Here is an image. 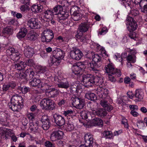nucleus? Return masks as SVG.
I'll return each instance as SVG.
<instances>
[{"mask_svg":"<svg viewBox=\"0 0 147 147\" xmlns=\"http://www.w3.org/2000/svg\"><path fill=\"white\" fill-rule=\"evenodd\" d=\"M80 88V86L77 84L74 85V89H76L74 92V107L80 109H82L85 105L84 100L80 96L81 93L79 92Z\"/></svg>","mask_w":147,"mask_h":147,"instance_id":"f257e3e1","label":"nucleus"},{"mask_svg":"<svg viewBox=\"0 0 147 147\" xmlns=\"http://www.w3.org/2000/svg\"><path fill=\"white\" fill-rule=\"evenodd\" d=\"M126 24L128 25L127 29L129 32L128 35L131 39H134L136 37V34L133 31L137 28V24L133 18L130 16L128 17L126 19Z\"/></svg>","mask_w":147,"mask_h":147,"instance_id":"f03ea898","label":"nucleus"},{"mask_svg":"<svg viewBox=\"0 0 147 147\" xmlns=\"http://www.w3.org/2000/svg\"><path fill=\"white\" fill-rule=\"evenodd\" d=\"M34 73L31 68H29L26 70L25 73L16 72L15 77L19 79H26L29 80L32 79L33 77Z\"/></svg>","mask_w":147,"mask_h":147,"instance_id":"7ed1b4c3","label":"nucleus"},{"mask_svg":"<svg viewBox=\"0 0 147 147\" xmlns=\"http://www.w3.org/2000/svg\"><path fill=\"white\" fill-rule=\"evenodd\" d=\"M40 105L42 109L46 110H53L55 107V104L54 102L48 98L42 100Z\"/></svg>","mask_w":147,"mask_h":147,"instance_id":"20e7f679","label":"nucleus"},{"mask_svg":"<svg viewBox=\"0 0 147 147\" xmlns=\"http://www.w3.org/2000/svg\"><path fill=\"white\" fill-rule=\"evenodd\" d=\"M105 69L106 72L108 74H115L118 77L121 75L120 70L115 68L114 65L112 63H110L106 65Z\"/></svg>","mask_w":147,"mask_h":147,"instance_id":"39448f33","label":"nucleus"},{"mask_svg":"<svg viewBox=\"0 0 147 147\" xmlns=\"http://www.w3.org/2000/svg\"><path fill=\"white\" fill-rule=\"evenodd\" d=\"M82 81L86 87H91L93 85L94 76L91 74H83L81 76Z\"/></svg>","mask_w":147,"mask_h":147,"instance_id":"423d86ee","label":"nucleus"},{"mask_svg":"<svg viewBox=\"0 0 147 147\" xmlns=\"http://www.w3.org/2000/svg\"><path fill=\"white\" fill-rule=\"evenodd\" d=\"M92 56V61H93V64L96 71H97V69L100 67L102 65V57L101 55H99L98 54H94V53H91Z\"/></svg>","mask_w":147,"mask_h":147,"instance_id":"0eeeda50","label":"nucleus"},{"mask_svg":"<svg viewBox=\"0 0 147 147\" xmlns=\"http://www.w3.org/2000/svg\"><path fill=\"white\" fill-rule=\"evenodd\" d=\"M42 35L41 38L43 42H49L54 37V34L52 31L47 29L44 30Z\"/></svg>","mask_w":147,"mask_h":147,"instance_id":"6e6552de","label":"nucleus"},{"mask_svg":"<svg viewBox=\"0 0 147 147\" xmlns=\"http://www.w3.org/2000/svg\"><path fill=\"white\" fill-rule=\"evenodd\" d=\"M26 63L22 61L15 64L13 66L14 68L18 70H22L26 67V65L29 66H32L34 64V62L32 59H28L26 62Z\"/></svg>","mask_w":147,"mask_h":147,"instance_id":"1a4fd4ad","label":"nucleus"},{"mask_svg":"<svg viewBox=\"0 0 147 147\" xmlns=\"http://www.w3.org/2000/svg\"><path fill=\"white\" fill-rule=\"evenodd\" d=\"M11 122L10 114L5 112H0V123L3 125L7 126Z\"/></svg>","mask_w":147,"mask_h":147,"instance_id":"9d476101","label":"nucleus"},{"mask_svg":"<svg viewBox=\"0 0 147 147\" xmlns=\"http://www.w3.org/2000/svg\"><path fill=\"white\" fill-rule=\"evenodd\" d=\"M6 53L7 55L10 56V58L13 61H18L20 58L19 53L15 52L13 48H9L8 49L6 50Z\"/></svg>","mask_w":147,"mask_h":147,"instance_id":"9b49d317","label":"nucleus"},{"mask_svg":"<svg viewBox=\"0 0 147 147\" xmlns=\"http://www.w3.org/2000/svg\"><path fill=\"white\" fill-rule=\"evenodd\" d=\"M85 69V67L82 65V63L78 62L74 63V74L78 76V78H81L82 76L80 72Z\"/></svg>","mask_w":147,"mask_h":147,"instance_id":"f8f14e48","label":"nucleus"},{"mask_svg":"<svg viewBox=\"0 0 147 147\" xmlns=\"http://www.w3.org/2000/svg\"><path fill=\"white\" fill-rule=\"evenodd\" d=\"M29 84L31 87H37L40 88L48 86L47 84L43 83L41 81V80L38 79L34 78L31 81L29 82Z\"/></svg>","mask_w":147,"mask_h":147,"instance_id":"ddd939ff","label":"nucleus"},{"mask_svg":"<svg viewBox=\"0 0 147 147\" xmlns=\"http://www.w3.org/2000/svg\"><path fill=\"white\" fill-rule=\"evenodd\" d=\"M53 12L50 10H47L44 12V19L45 21L47 22L49 24H53L55 21L53 19Z\"/></svg>","mask_w":147,"mask_h":147,"instance_id":"4468645a","label":"nucleus"},{"mask_svg":"<svg viewBox=\"0 0 147 147\" xmlns=\"http://www.w3.org/2000/svg\"><path fill=\"white\" fill-rule=\"evenodd\" d=\"M28 26L32 29H37L40 27V23L37 19L32 18L27 21Z\"/></svg>","mask_w":147,"mask_h":147,"instance_id":"2eb2a0df","label":"nucleus"},{"mask_svg":"<svg viewBox=\"0 0 147 147\" xmlns=\"http://www.w3.org/2000/svg\"><path fill=\"white\" fill-rule=\"evenodd\" d=\"M63 135V133L62 131L58 130L54 131L51 134L50 139L53 141H55L62 139Z\"/></svg>","mask_w":147,"mask_h":147,"instance_id":"dca6fc26","label":"nucleus"},{"mask_svg":"<svg viewBox=\"0 0 147 147\" xmlns=\"http://www.w3.org/2000/svg\"><path fill=\"white\" fill-rule=\"evenodd\" d=\"M44 89L46 91V94L48 95L49 97L53 98L57 96L59 93V91L57 89L54 88L49 89V86L45 87Z\"/></svg>","mask_w":147,"mask_h":147,"instance_id":"f3484780","label":"nucleus"},{"mask_svg":"<svg viewBox=\"0 0 147 147\" xmlns=\"http://www.w3.org/2000/svg\"><path fill=\"white\" fill-rule=\"evenodd\" d=\"M53 118L55 122L58 126H61L65 123V120L63 117L58 114H54Z\"/></svg>","mask_w":147,"mask_h":147,"instance_id":"a211bd4d","label":"nucleus"},{"mask_svg":"<svg viewBox=\"0 0 147 147\" xmlns=\"http://www.w3.org/2000/svg\"><path fill=\"white\" fill-rule=\"evenodd\" d=\"M41 121L42 124V128L44 130H47L49 128L51 124L50 121L47 115H43L42 117Z\"/></svg>","mask_w":147,"mask_h":147,"instance_id":"6ab92c4d","label":"nucleus"},{"mask_svg":"<svg viewBox=\"0 0 147 147\" xmlns=\"http://www.w3.org/2000/svg\"><path fill=\"white\" fill-rule=\"evenodd\" d=\"M84 138L85 142V145L88 147H92L94 142L92 135L86 134L84 135Z\"/></svg>","mask_w":147,"mask_h":147,"instance_id":"aec40b11","label":"nucleus"},{"mask_svg":"<svg viewBox=\"0 0 147 147\" xmlns=\"http://www.w3.org/2000/svg\"><path fill=\"white\" fill-rule=\"evenodd\" d=\"M39 127H40L39 122L37 121L34 122H30L29 128L32 132H39L40 131Z\"/></svg>","mask_w":147,"mask_h":147,"instance_id":"412c9836","label":"nucleus"},{"mask_svg":"<svg viewBox=\"0 0 147 147\" xmlns=\"http://www.w3.org/2000/svg\"><path fill=\"white\" fill-rule=\"evenodd\" d=\"M23 100L22 97L17 95H13L11 97L10 103L9 104H18L22 105Z\"/></svg>","mask_w":147,"mask_h":147,"instance_id":"4be33fe9","label":"nucleus"},{"mask_svg":"<svg viewBox=\"0 0 147 147\" xmlns=\"http://www.w3.org/2000/svg\"><path fill=\"white\" fill-rule=\"evenodd\" d=\"M68 2L65 0H63L62 1L61 3V5H58L55 7L53 10V12L56 13L55 14H57L59 13H61V11H63V8L62 6H66L67 5L65 4H67Z\"/></svg>","mask_w":147,"mask_h":147,"instance_id":"5701e85b","label":"nucleus"},{"mask_svg":"<svg viewBox=\"0 0 147 147\" xmlns=\"http://www.w3.org/2000/svg\"><path fill=\"white\" fill-rule=\"evenodd\" d=\"M53 56L59 60L63 58L64 56V53L63 51L60 49H56L53 52Z\"/></svg>","mask_w":147,"mask_h":147,"instance_id":"b1692460","label":"nucleus"},{"mask_svg":"<svg viewBox=\"0 0 147 147\" xmlns=\"http://www.w3.org/2000/svg\"><path fill=\"white\" fill-rule=\"evenodd\" d=\"M68 16V12L64 11H61L57 14V20L60 23H62L67 18Z\"/></svg>","mask_w":147,"mask_h":147,"instance_id":"393cba45","label":"nucleus"},{"mask_svg":"<svg viewBox=\"0 0 147 147\" xmlns=\"http://www.w3.org/2000/svg\"><path fill=\"white\" fill-rule=\"evenodd\" d=\"M139 9L141 12L145 14L147 13V0H142L139 3Z\"/></svg>","mask_w":147,"mask_h":147,"instance_id":"a878e982","label":"nucleus"},{"mask_svg":"<svg viewBox=\"0 0 147 147\" xmlns=\"http://www.w3.org/2000/svg\"><path fill=\"white\" fill-rule=\"evenodd\" d=\"M24 53L26 57H31L34 54V50L33 48L30 47H27L24 49Z\"/></svg>","mask_w":147,"mask_h":147,"instance_id":"bb28decb","label":"nucleus"},{"mask_svg":"<svg viewBox=\"0 0 147 147\" xmlns=\"http://www.w3.org/2000/svg\"><path fill=\"white\" fill-rule=\"evenodd\" d=\"M8 106L9 109H11L13 111H19L23 107L22 105H19L18 104H9Z\"/></svg>","mask_w":147,"mask_h":147,"instance_id":"cd10ccee","label":"nucleus"},{"mask_svg":"<svg viewBox=\"0 0 147 147\" xmlns=\"http://www.w3.org/2000/svg\"><path fill=\"white\" fill-rule=\"evenodd\" d=\"M87 59H88L90 60V61L88 60H86L84 61L83 63H82V65H84V66L85 67V68H86V65H88V67H89L91 68V69L93 71H96V69H95L94 66V64L93 63H91V60L92 58L90 57H88Z\"/></svg>","mask_w":147,"mask_h":147,"instance_id":"c85d7f7f","label":"nucleus"},{"mask_svg":"<svg viewBox=\"0 0 147 147\" xmlns=\"http://www.w3.org/2000/svg\"><path fill=\"white\" fill-rule=\"evenodd\" d=\"M91 123L94 126H103V122L102 120L99 118H94L90 121Z\"/></svg>","mask_w":147,"mask_h":147,"instance_id":"c756f323","label":"nucleus"},{"mask_svg":"<svg viewBox=\"0 0 147 147\" xmlns=\"http://www.w3.org/2000/svg\"><path fill=\"white\" fill-rule=\"evenodd\" d=\"M95 114L99 117H103L107 115V112L105 109L100 108L95 111Z\"/></svg>","mask_w":147,"mask_h":147,"instance_id":"7c9ffc66","label":"nucleus"},{"mask_svg":"<svg viewBox=\"0 0 147 147\" xmlns=\"http://www.w3.org/2000/svg\"><path fill=\"white\" fill-rule=\"evenodd\" d=\"M28 32L27 29L25 27H22L20 29V31L17 34V37L18 38H24Z\"/></svg>","mask_w":147,"mask_h":147,"instance_id":"2f4dec72","label":"nucleus"},{"mask_svg":"<svg viewBox=\"0 0 147 147\" xmlns=\"http://www.w3.org/2000/svg\"><path fill=\"white\" fill-rule=\"evenodd\" d=\"M85 97L88 100L94 101L97 99V96L94 93L88 91L86 93Z\"/></svg>","mask_w":147,"mask_h":147,"instance_id":"473e14b6","label":"nucleus"},{"mask_svg":"<svg viewBox=\"0 0 147 147\" xmlns=\"http://www.w3.org/2000/svg\"><path fill=\"white\" fill-rule=\"evenodd\" d=\"M90 27V25L86 23H81L79 26L78 29L80 32H85L87 31Z\"/></svg>","mask_w":147,"mask_h":147,"instance_id":"72a5a7b5","label":"nucleus"},{"mask_svg":"<svg viewBox=\"0 0 147 147\" xmlns=\"http://www.w3.org/2000/svg\"><path fill=\"white\" fill-rule=\"evenodd\" d=\"M43 6L40 4L34 5L31 7V10L33 12L39 13L42 11Z\"/></svg>","mask_w":147,"mask_h":147,"instance_id":"f704fd0d","label":"nucleus"},{"mask_svg":"<svg viewBox=\"0 0 147 147\" xmlns=\"http://www.w3.org/2000/svg\"><path fill=\"white\" fill-rule=\"evenodd\" d=\"M143 96L141 92L139 91V90H136L134 97L136 98V99L135 100L136 102L141 101L143 99Z\"/></svg>","mask_w":147,"mask_h":147,"instance_id":"c9c22d12","label":"nucleus"},{"mask_svg":"<svg viewBox=\"0 0 147 147\" xmlns=\"http://www.w3.org/2000/svg\"><path fill=\"white\" fill-rule=\"evenodd\" d=\"M104 81L102 78L98 77H95L94 76V78L93 85L100 86L104 84Z\"/></svg>","mask_w":147,"mask_h":147,"instance_id":"e433bc0d","label":"nucleus"},{"mask_svg":"<svg viewBox=\"0 0 147 147\" xmlns=\"http://www.w3.org/2000/svg\"><path fill=\"white\" fill-rule=\"evenodd\" d=\"M60 62V60L55 58L54 56L52 57H51L49 61V63L51 65L54 64L55 65H59Z\"/></svg>","mask_w":147,"mask_h":147,"instance_id":"4c0bfd02","label":"nucleus"},{"mask_svg":"<svg viewBox=\"0 0 147 147\" xmlns=\"http://www.w3.org/2000/svg\"><path fill=\"white\" fill-rule=\"evenodd\" d=\"M113 135L111 131L105 130L103 133V137L106 139H111L113 136Z\"/></svg>","mask_w":147,"mask_h":147,"instance_id":"58836bf2","label":"nucleus"},{"mask_svg":"<svg viewBox=\"0 0 147 147\" xmlns=\"http://www.w3.org/2000/svg\"><path fill=\"white\" fill-rule=\"evenodd\" d=\"M16 86L14 84H5L3 85L2 89L3 91H7L9 88H13Z\"/></svg>","mask_w":147,"mask_h":147,"instance_id":"ea45409f","label":"nucleus"},{"mask_svg":"<svg viewBox=\"0 0 147 147\" xmlns=\"http://www.w3.org/2000/svg\"><path fill=\"white\" fill-rule=\"evenodd\" d=\"M7 55H4L2 57V59L4 62L5 63V64L7 65L8 64H11L12 62L11 61V58L8 56Z\"/></svg>","mask_w":147,"mask_h":147,"instance_id":"a19ab883","label":"nucleus"},{"mask_svg":"<svg viewBox=\"0 0 147 147\" xmlns=\"http://www.w3.org/2000/svg\"><path fill=\"white\" fill-rule=\"evenodd\" d=\"M90 115V113L86 111H82L80 113V116L83 119H88V116Z\"/></svg>","mask_w":147,"mask_h":147,"instance_id":"79ce46f5","label":"nucleus"},{"mask_svg":"<svg viewBox=\"0 0 147 147\" xmlns=\"http://www.w3.org/2000/svg\"><path fill=\"white\" fill-rule=\"evenodd\" d=\"M13 31V30L12 27L10 26H9L4 28L3 32L5 34H11Z\"/></svg>","mask_w":147,"mask_h":147,"instance_id":"37998d69","label":"nucleus"},{"mask_svg":"<svg viewBox=\"0 0 147 147\" xmlns=\"http://www.w3.org/2000/svg\"><path fill=\"white\" fill-rule=\"evenodd\" d=\"M105 89L103 88H101L100 87L97 88L96 90V93L98 95L99 97L102 98V94L104 92Z\"/></svg>","mask_w":147,"mask_h":147,"instance_id":"c03bdc74","label":"nucleus"},{"mask_svg":"<svg viewBox=\"0 0 147 147\" xmlns=\"http://www.w3.org/2000/svg\"><path fill=\"white\" fill-rule=\"evenodd\" d=\"M46 71L47 69L45 67L39 65L37 67V71L39 73H43L45 72Z\"/></svg>","mask_w":147,"mask_h":147,"instance_id":"a18cd8bd","label":"nucleus"},{"mask_svg":"<svg viewBox=\"0 0 147 147\" xmlns=\"http://www.w3.org/2000/svg\"><path fill=\"white\" fill-rule=\"evenodd\" d=\"M81 18L82 15L80 13L74 11V21H78Z\"/></svg>","mask_w":147,"mask_h":147,"instance_id":"49530a36","label":"nucleus"},{"mask_svg":"<svg viewBox=\"0 0 147 147\" xmlns=\"http://www.w3.org/2000/svg\"><path fill=\"white\" fill-rule=\"evenodd\" d=\"M58 86L60 88H67L69 86V84L67 82H61L58 84Z\"/></svg>","mask_w":147,"mask_h":147,"instance_id":"de8ad7c7","label":"nucleus"},{"mask_svg":"<svg viewBox=\"0 0 147 147\" xmlns=\"http://www.w3.org/2000/svg\"><path fill=\"white\" fill-rule=\"evenodd\" d=\"M20 9L23 12H26L30 9V8L27 5H23L21 6Z\"/></svg>","mask_w":147,"mask_h":147,"instance_id":"09e8293b","label":"nucleus"},{"mask_svg":"<svg viewBox=\"0 0 147 147\" xmlns=\"http://www.w3.org/2000/svg\"><path fill=\"white\" fill-rule=\"evenodd\" d=\"M109 103L107 100L104 99H102L100 101V105L105 108L107 107Z\"/></svg>","mask_w":147,"mask_h":147,"instance_id":"8fccbe9b","label":"nucleus"},{"mask_svg":"<svg viewBox=\"0 0 147 147\" xmlns=\"http://www.w3.org/2000/svg\"><path fill=\"white\" fill-rule=\"evenodd\" d=\"M5 139H7V137L6 136L7 135L10 136L13 134V132L10 129L6 128V130H5Z\"/></svg>","mask_w":147,"mask_h":147,"instance_id":"3c124183","label":"nucleus"},{"mask_svg":"<svg viewBox=\"0 0 147 147\" xmlns=\"http://www.w3.org/2000/svg\"><path fill=\"white\" fill-rule=\"evenodd\" d=\"M73 112L71 110H68L63 111V114L65 116H70L73 114Z\"/></svg>","mask_w":147,"mask_h":147,"instance_id":"603ef678","label":"nucleus"},{"mask_svg":"<svg viewBox=\"0 0 147 147\" xmlns=\"http://www.w3.org/2000/svg\"><path fill=\"white\" fill-rule=\"evenodd\" d=\"M90 108L92 111H95L98 108V104L95 102H93L91 104Z\"/></svg>","mask_w":147,"mask_h":147,"instance_id":"864d4df0","label":"nucleus"},{"mask_svg":"<svg viewBox=\"0 0 147 147\" xmlns=\"http://www.w3.org/2000/svg\"><path fill=\"white\" fill-rule=\"evenodd\" d=\"M132 55H128L127 57V60L128 61H131L132 63H134L136 61V60L134 58Z\"/></svg>","mask_w":147,"mask_h":147,"instance_id":"5fc2aeb1","label":"nucleus"},{"mask_svg":"<svg viewBox=\"0 0 147 147\" xmlns=\"http://www.w3.org/2000/svg\"><path fill=\"white\" fill-rule=\"evenodd\" d=\"M45 145L46 147H55L54 144L49 141H47L45 142Z\"/></svg>","mask_w":147,"mask_h":147,"instance_id":"6e6d98bb","label":"nucleus"},{"mask_svg":"<svg viewBox=\"0 0 147 147\" xmlns=\"http://www.w3.org/2000/svg\"><path fill=\"white\" fill-rule=\"evenodd\" d=\"M83 55L82 53H80V54L74 55V59L76 60H79L81 58Z\"/></svg>","mask_w":147,"mask_h":147,"instance_id":"4d7b16f0","label":"nucleus"},{"mask_svg":"<svg viewBox=\"0 0 147 147\" xmlns=\"http://www.w3.org/2000/svg\"><path fill=\"white\" fill-rule=\"evenodd\" d=\"M139 14V11L137 10L134 9L131 11V14L133 16H137Z\"/></svg>","mask_w":147,"mask_h":147,"instance_id":"13d9d810","label":"nucleus"},{"mask_svg":"<svg viewBox=\"0 0 147 147\" xmlns=\"http://www.w3.org/2000/svg\"><path fill=\"white\" fill-rule=\"evenodd\" d=\"M27 117L31 121H32L34 119L35 115L33 113H30L27 114Z\"/></svg>","mask_w":147,"mask_h":147,"instance_id":"bf43d9fd","label":"nucleus"},{"mask_svg":"<svg viewBox=\"0 0 147 147\" xmlns=\"http://www.w3.org/2000/svg\"><path fill=\"white\" fill-rule=\"evenodd\" d=\"M6 130V128L5 127H0V136L2 137L5 135V131Z\"/></svg>","mask_w":147,"mask_h":147,"instance_id":"052dcab7","label":"nucleus"},{"mask_svg":"<svg viewBox=\"0 0 147 147\" xmlns=\"http://www.w3.org/2000/svg\"><path fill=\"white\" fill-rule=\"evenodd\" d=\"M8 24L10 25H16L17 24V22L14 19H11L9 20Z\"/></svg>","mask_w":147,"mask_h":147,"instance_id":"680f3d73","label":"nucleus"},{"mask_svg":"<svg viewBox=\"0 0 147 147\" xmlns=\"http://www.w3.org/2000/svg\"><path fill=\"white\" fill-rule=\"evenodd\" d=\"M114 75V74H108V79L109 80L112 82H115L116 80V79L115 77L112 76V75Z\"/></svg>","mask_w":147,"mask_h":147,"instance_id":"e2e57ef3","label":"nucleus"},{"mask_svg":"<svg viewBox=\"0 0 147 147\" xmlns=\"http://www.w3.org/2000/svg\"><path fill=\"white\" fill-rule=\"evenodd\" d=\"M40 56L43 58H46L48 57L47 53L45 51H42L40 53Z\"/></svg>","mask_w":147,"mask_h":147,"instance_id":"0e129e2a","label":"nucleus"},{"mask_svg":"<svg viewBox=\"0 0 147 147\" xmlns=\"http://www.w3.org/2000/svg\"><path fill=\"white\" fill-rule=\"evenodd\" d=\"M108 94V90L107 89H105L104 92L102 94V98L104 99L105 98Z\"/></svg>","mask_w":147,"mask_h":147,"instance_id":"69168bd1","label":"nucleus"},{"mask_svg":"<svg viewBox=\"0 0 147 147\" xmlns=\"http://www.w3.org/2000/svg\"><path fill=\"white\" fill-rule=\"evenodd\" d=\"M29 89V88L24 86L22 88V91L23 93L26 94L28 92Z\"/></svg>","mask_w":147,"mask_h":147,"instance_id":"338daca9","label":"nucleus"},{"mask_svg":"<svg viewBox=\"0 0 147 147\" xmlns=\"http://www.w3.org/2000/svg\"><path fill=\"white\" fill-rule=\"evenodd\" d=\"M107 32V28H106L103 27L102 29L100 32H99V34L100 35L104 34H105Z\"/></svg>","mask_w":147,"mask_h":147,"instance_id":"774afa93","label":"nucleus"}]
</instances>
